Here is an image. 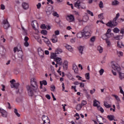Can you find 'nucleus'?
<instances>
[{"mask_svg":"<svg viewBox=\"0 0 124 124\" xmlns=\"http://www.w3.org/2000/svg\"><path fill=\"white\" fill-rule=\"evenodd\" d=\"M73 69L75 73H76V74H77V73H78V66H77V65H76V64H73Z\"/></svg>","mask_w":124,"mask_h":124,"instance_id":"f8f14e48","label":"nucleus"},{"mask_svg":"<svg viewBox=\"0 0 124 124\" xmlns=\"http://www.w3.org/2000/svg\"><path fill=\"white\" fill-rule=\"evenodd\" d=\"M75 7H77L78 9H85L86 8V6L85 5V3L81 2L80 0H77V1L75 3Z\"/></svg>","mask_w":124,"mask_h":124,"instance_id":"f03ea898","label":"nucleus"},{"mask_svg":"<svg viewBox=\"0 0 124 124\" xmlns=\"http://www.w3.org/2000/svg\"><path fill=\"white\" fill-rule=\"evenodd\" d=\"M53 16H54V17H57V18H59V17H60V15L58 14V13L57 12H55L54 13H53Z\"/></svg>","mask_w":124,"mask_h":124,"instance_id":"37998d69","label":"nucleus"},{"mask_svg":"<svg viewBox=\"0 0 124 124\" xmlns=\"http://www.w3.org/2000/svg\"><path fill=\"white\" fill-rule=\"evenodd\" d=\"M98 17L100 19V20H103V19H104V17L103 16V14H101L99 15Z\"/></svg>","mask_w":124,"mask_h":124,"instance_id":"58836bf2","label":"nucleus"},{"mask_svg":"<svg viewBox=\"0 0 124 124\" xmlns=\"http://www.w3.org/2000/svg\"><path fill=\"white\" fill-rule=\"evenodd\" d=\"M79 85L80 88H84V87H85V84L82 82L79 83Z\"/></svg>","mask_w":124,"mask_h":124,"instance_id":"5fc2aeb1","label":"nucleus"},{"mask_svg":"<svg viewBox=\"0 0 124 124\" xmlns=\"http://www.w3.org/2000/svg\"><path fill=\"white\" fill-rule=\"evenodd\" d=\"M69 22H73L74 21V16L73 15H71L70 16H68Z\"/></svg>","mask_w":124,"mask_h":124,"instance_id":"a211bd4d","label":"nucleus"},{"mask_svg":"<svg viewBox=\"0 0 124 124\" xmlns=\"http://www.w3.org/2000/svg\"><path fill=\"white\" fill-rule=\"evenodd\" d=\"M95 92V89H93V90H90V93L93 94V93H94Z\"/></svg>","mask_w":124,"mask_h":124,"instance_id":"0e129e2a","label":"nucleus"},{"mask_svg":"<svg viewBox=\"0 0 124 124\" xmlns=\"http://www.w3.org/2000/svg\"><path fill=\"white\" fill-rule=\"evenodd\" d=\"M83 32V36H84L85 38H86V39H88V38H90V37H91V32H90V31H86V30L84 29Z\"/></svg>","mask_w":124,"mask_h":124,"instance_id":"20e7f679","label":"nucleus"},{"mask_svg":"<svg viewBox=\"0 0 124 124\" xmlns=\"http://www.w3.org/2000/svg\"><path fill=\"white\" fill-rule=\"evenodd\" d=\"M86 79L87 80H90V73H86L85 75Z\"/></svg>","mask_w":124,"mask_h":124,"instance_id":"a19ab883","label":"nucleus"},{"mask_svg":"<svg viewBox=\"0 0 124 124\" xmlns=\"http://www.w3.org/2000/svg\"><path fill=\"white\" fill-rule=\"evenodd\" d=\"M11 83V85H14V83H15V82H16V81L15 80V79H13L12 80H11L10 81Z\"/></svg>","mask_w":124,"mask_h":124,"instance_id":"6e6d98bb","label":"nucleus"},{"mask_svg":"<svg viewBox=\"0 0 124 124\" xmlns=\"http://www.w3.org/2000/svg\"><path fill=\"white\" fill-rule=\"evenodd\" d=\"M55 62H56L57 64H59V65H62V58H60L57 57L55 59Z\"/></svg>","mask_w":124,"mask_h":124,"instance_id":"9d476101","label":"nucleus"},{"mask_svg":"<svg viewBox=\"0 0 124 124\" xmlns=\"http://www.w3.org/2000/svg\"><path fill=\"white\" fill-rule=\"evenodd\" d=\"M46 97L48 100L51 99V96H50L49 94L46 95Z\"/></svg>","mask_w":124,"mask_h":124,"instance_id":"e2e57ef3","label":"nucleus"},{"mask_svg":"<svg viewBox=\"0 0 124 124\" xmlns=\"http://www.w3.org/2000/svg\"><path fill=\"white\" fill-rule=\"evenodd\" d=\"M41 33L42 34H43L44 35H47V31L46 30H42L41 31Z\"/></svg>","mask_w":124,"mask_h":124,"instance_id":"72a5a7b5","label":"nucleus"},{"mask_svg":"<svg viewBox=\"0 0 124 124\" xmlns=\"http://www.w3.org/2000/svg\"><path fill=\"white\" fill-rule=\"evenodd\" d=\"M31 26L35 31H37L36 28H38V23H37V21L35 20L32 22Z\"/></svg>","mask_w":124,"mask_h":124,"instance_id":"423d86ee","label":"nucleus"},{"mask_svg":"<svg viewBox=\"0 0 124 124\" xmlns=\"http://www.w3.org/2000/svg\"><path fill=\"white\" fill-rule=\"evenodd\" d=\"M86 12H87L88 14H89V15H91V16H93V13L92 12V11L89 10H87Z\"/></svg>","mask_w":124,"mask_h":124,"instance_id":"c9c22d12","label":"nucleus"},{"mask_svg":"<svg viewBox=\"0 0 124 124\" xmlns=\"http://www.w3.org/2000/svg\"><path fill=\"white\" fill-rule=\"evenodd\" d=\"M97 109L99 111H100L101 113H104V109L102 108V107H100V106H99L97 108Z\"/></svg>","mask_w":124,"mask_h":124,"instance_id":"cd10ccee","label":"nucleus"},{"mask_svg":"<svg viewBox=\"0 0 124 124\" xmlns=\"http://www.w3.org/2000/svg\"><path fill=\"white\" fill-rule=\"evenodd\" d=\"M22 7L24 9V10H27V9H29V3L23 2L22 4Z\"/></svg>","mask_w":124,"mask_h":124,"instance_id":"1a4fd4ad","label":"nucleus"},{"mask_svg":"<svg viewBox=\"0 0 124 124\" xmlns=\"http://www.w3.org/2000/svg\"><path fill=\"white\" fill-rule=\"evenodd\" d=\"M18 58H19L20 59H23V52L22 51H20L18 53Z\"/></svg>","mask_w":124,"mask_h":124,"instance_id":"bb28decb","label":"nucleus"},{"mask_svg":"<svg viewBox=\"0 0 124 124\" xmlns=\"http://www.w3.org/2000/svg\"><path fill=\"white\" fill-rule=\"evenodd\" d=\"M68 66V62H67V61H64V64H63V69H65V70H67Z\"/></svg>","mask_w":124,"mask_h":124,"instance_id":"4468645a","label":"nucleus"},{"mask_svg":"<svg viewBox=\"0 0 124 124\" xmlns=\"http://www.w3.org/2000/svg\"><path fill=\"white\" fill-rule=\"evenodd\" d=\"M117 46L118 48H124V44H123L122 42L118 41L117 42Z\"/></svg>","mask_w":124,"mask_h":124,"instance_id":"ddd939ff","label":"nucleus"},{"mask_svg":"<svg viewBox=\"0 0 124 124\" xmlns=\"http://www.w3.org/2000/svg\"><path fill=\"white\" fill-rule=\"evenodd\" d=\"M42 84L44 85V86H47V81L45 80H43Z\"/></svg>","mask_w":124,"mask_h":124,"instance_id":"13d9d810","label":"nucleus"},{"mask_svg":"<svg viewBox=\"0 0 124 124\" xmlns=\"http://www.w3.org/2000/svg\"><path fill=\"white\" fill-rule=\"evenodd\" d=\"M48 116H45V115H43L42 116V120L43 121L44 123H45V122H46V120H48Z\"/></svg>","mask_w":124,"mask_h":124,"instance_id":"a878e982","label":"nucleus"},{"mask_svg":"<svg viewBox=\"0 0 124 124\" xmlns=\"http://www.w3.org/2000/svg\"><path fill=\"white\" fill-rule=\"evenodd\" d=\"M106 25L108 27H110V28H114V26L113 25V22L111 21L108 22Z\"/></svg>","mask_w":124,"mask_h":124,"instance_id":"b1692460","label":"nucleus"},{"mask_svg":"<svg viewBox=\"0 0 124 124\" xmlns=\"http://www.w3.org/2000/svg\"><path fill=\"white\" fill-rule=\"evenodd\" d=\"M117 54L118 55V57H123V52L122 51H117Z\"/></svg>","mask_w":124,"mask_h":124,"instance_id":"79ce46f5","label":"nucleus"},{"mask_svg":"<svg viewBox=\"0 0 124 124\" xmlns=\"http://www.w3.org/2000/svg\"><path fill=\"white\" fill-rule=\"evenodd\" d=\"M97 102H99L96 101V100H94L93 101V106L94 107H97V108L99 106H98V104H97Z\"/></svg>","mask_w":124,"mask_h":124,"instance_id":"5701e85b","label":"nucleus"},{"mask_svg":"<svg viewBox=\"0 0 124 124\" xmlns=\"http://www.w3.org/2000/svg\"><path fill=\"white\" fill-rule=\"evenodd\" d=\"M119 4H120V2L117 0H114L111 2V5L113 6H117L119 5Z\"/></svg>","mask_w":124,"mask_h":124,"instance_id":"9b49d317","label":"nucleus"},{"mask_svg":"<svg viewBox=\"0 0 124 124\" xmlns=\"http://www.w3.org/2000/svg\"><path fill=\"white\" fill-rule=\"evenodd\" d=\"M106 42L108 45V46H110L111 45V42H110V41L108 39H106Z\"/></svg>","mask_w":124,"mask_h":124,"instance_id":"de8ad7c7","label":"nucleus"},{"mask_svg":"<svg viewBox=\"0 0 124 124\" xmlns=\"http://www.w3.org/2000/svg\"><path fill=\"white\" fill-rule=\"evenodd\" d=\"M19 83H15L14 85H11V88H14L15 89H18L19 87Z\"/></svg>","mask_w":124,"mask_h":124,"instance_id":"f3484780","label":"nucleus"},{"mask_svg":"<svg viewBox=\"0 0 124 124\" xmlns=\"http://www.w3.org/2000/svg\"><path fill=\"white\" fill-rule=\"evenodd\" d=\"M119 89H120V93H122V94H124V91L123 90V88H122L121 86L119 87Z\"/></svg>","mask_w":124,"mask_h":124,"instance_id":"8fccbe9b","label":"nucleus"},{"mask_svg":"<svg viewBox=\"0 0 124 124\" xmlns=\"http://www.w3.org/2000/svg\"><path fill=\"white\" fill-rule=\"evenodd\" d=\"M38 54L40 58H44V51L42 48H39L38 49Z\"/></svg>","mask_w":124,"mask_h":124,"instance_id":"0eeeda50","label":"nucleus"},{"mask_svg":"<svg viewBox=\"0 0 124 124\" xmlns=\"http://www.w3.org/2000/svg\"><path fill=\"white\" fill-rule=\"evenodd\" d=\"M46 43L47 45V46H48V47H52V44L51 43V42H50L49 40Z\"/></svg>","mask_w":124,"mask_h":124,"instance_id":"ea45409f","label":"nucleus"},{"mask_svg":"<svg viewBox=\"0 0 124 124\" xmlns=\"http://www.w3.org/2000/svg\"><path fill=\"white\" fill-rule=\"evenodd\" d=\"M91 42H94L95 41V36H93L90 39Z\"/></svg>","mask_w":124,"mask_h":124,"instance_id":"a18cd8bd","label":"nucleus"},{"mask_svg":"<svg viewBox=\"0 0 124 124\" xmlns=\"http://www.w3.org/2000/svg\"><path fill=\"white\" fill-rule=\"evenodd\" d=\"M120 17V13H117L115 17L114 18V21H117L118 18Z\"/></svg>","mask_w":124,"mask_h":124,"instance_id":"09e8293b","label":"nucleus"},{"mask_svg":"<svg viewBox=\"0 0 124 124\" xmlns=\"http://www.w3.org/2000/svg\"><path fill=\"white\" fill-rule=\"evenodd\" d=\"M112 25H113V27H116V26H118V22H117V20H115V19H113Z\"/></svg>","mask_w":124,"mask_h":124,"instance_id":"c756f323","label":"nucleus"},{"mask_svg":"<svg viewBox=\"0 0 124 124\" xmlns=\"http://www.w3.org/2000/svg\"><path fill=\"white\" fill-rule=\"evenodd\" d=\"M107 118L109 120V121H115L114 119V116L113 115H108L107 116Z\"/></svg>","mask_w":124,"mask_h":124,"instance_id":"4be33fe9","label":"nucleus"},{"mask_svg":"<svg viewBox=\"0 0 124 124\" xmlns=\"http://www.w3.org/2000/svg\"><path fill=\"white\" fill-rule=\"evenodd\" d=\"M54 33H55V35H59V34H60V31H59V30H57V31H54Z\"/></svg>","mask_w":124,"mask_h":124,"instance_id":"603ef678","label":"nucleus"},{"mask_svg":"<svg viewBox=\"0 0 124 124\" xmlns=\"http://www.w3.org/2000/svg\"><path fill=\"white\" fill-rule=\"evenodd\" d=\"M0 113H1L2 117H3L4 118H6V117H7V112L1 108H0Z\"/></svg>","mask_w":124,"mask_h":124,"instance_id":"39448f33","label":"nucleus"},{"mask_svg":"<svg viewBox=\"0 0 124 124\" xmlns=\"http://www.w3.org/2000/svg\"><path fill=\"white\" fill-rule=\"evenodd\" d=\"M3 25V27L5 30H8V28L10 27V24H9V22H8V20L7 19L4 20L2 22Z\"/></svg>","mask_w":124,"mask_h":124,"instance_id":"7ed1b4c3","label":"nucleus"},{"mask_svg":"<svg viewBox=\"0 0 124 124\" xmlns=\"http://www.w3.org/2000/svg\"><path fill=\"white\" fill-rule=\"evenodd\" d=\"M87 105V101L86 100H82L81 102V106H84V105Z\"/></svg>","mask_w":124,"mask_h":124,"instance_id":"c03bdc74","label":"nucleus"},{"mask_svg":"<svg viewBox=\"0 0 124 124\" xmlns=\"http://www.w3.org/2000/svg\"><path fill=\"white\" fill-rule=\"evenodd\" d=\"M112 96L115 97V98L117 100V101H121V99H120V98H119V96L116 95H112Z\"/></svg>","mask_w":124,"mask_h":124,"instance_id":"4c0bfd02","label":"nucleus"},{"mask_svg":"<svg viewBox=\"0 0 124 124\" xmlns=\"http://www.w3.org/2000/svg\"><path fill=\"white\" fill-rule=\"evenodd\" d=\"M83 36H84L83 32H78L77 34V37H78V38H82V37H83Z\"/></svg>","mask_w":124,"mask_h":124,"instance_id":"2eb2a0df","label":"nucleus"},{"mask_svg":"<svg viewBox=\"0 0 124 124\" xmlns=\"http://www.w3.org/2000/svg\"><path fill=\"white\" fill-rule=\"evenodd\" d=\"M70 42H71V43H74L75 42V38L71 39Z\"/></svg>","mask_w":124,"mask_h":124,"instance_id":"774afa93","label":"nucleus"},{"mask_svg":"<svg viewBox=\"0 0 124 124\" xmlns=\"http://www.w3.org/2000/svg\"><path fill=\"white\" fill-rule=\"evenodd\" d=\"M50 89H52L51 91H55L56 90V87L55 86V85L51 86Z\"/></svg>","mask_w":124,"mask_h":124,"instance_id":"bf43d9fd","label":"nucleus"},{"mask_svg":"<svg viewBox=\"0 0 124 124\" xmlns=\"http://www.w3.org/2000/svg\"><path fill=\"white\" fill-rule=\"evenodd\" d=\"M29 37H28V36H25V38H24V41L25 42H28V41L29 40Z\"/></svg>","mask_w":124,"mask_h":124,"instance_id":"338daca9","label":"nucleus"},{"mask_svg":"<svg viewBox=\"0 0 124 124\" xmlns=\"http://www.w3.org/2000/svg\"><path fill=\"white\" fill-rule=\"evenodd\" d=\"M76 109L78 110V111H80V110H81V109H82V105H81V104H78L76 108Z\"/></svg>","mask_w":124,"mask_h":124,"instance_id":"aec40b11","label":"nucleus"},{"mask_svg":"<svg viewBox=\"0 0 124 124\" xmlns=\"http://www.w3.org/2000/svg\"><path fill=\"white\" fill-rule=\"evenodd\" d=\"M29 44L28 42H25L24 46H25V47H28L29 46Z\"/></svg>","mask_w":124,"mask_h":124,"instance_id":"69168bd1","label":"nucleus"},{"mask_svg":"<svg viewBox=\"0 0 124 124\" xmlns=\"http://www.w3.org/2000/svg\"><path fill=\"white\" fill-rule=\"evenodd\" d=\"M99 6L100 8H103V2L102 1H100Z\"/></svg>","mask_w":124,"mask_h":124,"instance_id":"49530a36","label":"nucleus"},{"mask_svg":"<svg viewBox=\"0 0 124 124\" xmlns=\"http://www.w3.org/2000/svg\"><path fill=\"white\" fill-rule=\"evenodd\" d=\"M41 28L43 29H47V30H50V29H51V27L50 26H48L47 28V26H46L45 24L42 25Z\"/></svg>","mask_w":124,"mask_h":124,"instance_id":"dca6fc26","label":"nucleus"},{"mask_svg":"<svg viewBox=\"0 0 124 124\" xmlns=\"http://www.w3.org/2000/svg\"><path fill=\"white\" fill-rule=\"evenodd\" d=\"M104 72V69H101L99 71L100 75H102Z\"/></svg>","mask_w":124,"mask_h":124,"instance_id":"3c124183","label":"nucleus"},{"mask_svg":"<svg viewBox=\"0 0 124 124\" xmlns=\"http://www.w3.org/2000/svg\"><path fill=\"white\" fill-rule=\"evenodd\" d=\"M112 35H113L112 33H106V36L107 37V38H110V37H112Z\"/></svg>","mask_w":124,"mask_h":124,"instance_id":"2f4dec72","label":"nucleus"},{"mask_svg":"<svg viewBox=\"0 0 124 124\" xmlns=\"http://www.w3.org/2000/svg\"><path fill=\"white\" fill-rule=\"evenodd\" d=\"M66 48L69 51H72V50H73L72 47L69 45H66Z\"/></svg>","mask_w":124,"mask_h":124,"instance_id":"f704fd0d","label":"nucleus"},{"mask_svg":"<svg viewBox=\"0 0 124 124\" xmlns=\"http://www.w3.org/2000/svg\"><path fill=\"white\" fill-rule=\"evenodd\" d=\"M50 40L53 43H57V42H58V36H56L55 34L52 35V38L50 39Z\"/></svg>","mask_w":124,"mask_h":124,"instance_id":"6e6552de","label":"nucleus"},{"mask_svg":"<svg viewBox=\"0 0 124 124\" xmlns=\"http://www.w3.org/2000/svg\"><path fill=\"white\" fill-rule=\"evenodd\" d=\"M14 113L16 114V116H17V117H20V114H19V113H18V110H17V109L15 108L14 109Z\"/></svg>","mask_w":124,"mask_h":124,"instance_id":"c85d7f7f","label":"nucleus"},{"mask_svg":"<svg viewBox=\"0 0 124 124\" xmlns=\"http://www.w3.org/2000/svg\"><path fill=\"white\" fill-rule=\"evenodd\" d=\"M46 13L48 15H50L52 13V10H47L46 11Z\"/></svg>","mask_w":124,"mask_h":124,"instance_id":"4d7b16f0","label":"nucleus"},{"mask_svg":"<svg viewBox=\"0 0 124 124\" xmlns=\"http://www.w3.org/2000/svg\"><path fill=\"white\" fill-rule=\"evenodd\" d=\"M121 35H117L116 37H114V38L116 39V40H120V37H121Z\"/></svg>","mask_w":124,"mask_h":124,"instance_id":"052dcab7","label":"nucleus"},{"mask_svg":"<svg viewBox=\"0 0 124 124\" xmlns=\"http://www.w3.org/2000/svg\"><path fill=\"white\" fill-rule=\"evenodd\" d=\"M78 50L79 52V53H80V54H83V51L84 50V46H80L78 48Z\"/></svg>","mask_w":124,"mask_h":124,"instance_id":"6ab92c4d","label":"nucleus"},{"mask_svg":"<svg viewBox=\"0 0 124 124\" xmlns=\"http://www.w3.org/2000/svg\"><path fill=\"white\" fill-rule=\"evenodd\" d=\"M0 9L2 10H4L5 9V6L3 4H1L0 5Z\"/></svg>","mask_w":124,"mask_h":124,"instance_id":"864d4df0","label":"nucleus"},{"mask_svg":"<svg viewBox=\"0 0 124 124\" xmlns=\"http://www.w3.org/2000/svg\"><path fill=\"white\" fill-rule=\"evenodd\" d=\"M31 85L26 86V89L29 96H32L36 93L37 89H38V85L37 84L36 79L34 78L31 79Z\"/></svg>","mask_w":124,"mask_h":124,"instance_id":"f257e3e1","label":"nucleus"},{"mask_svg":"<svg viewBox=\"0 0 124 124\" xmlns=\"http://www.w3.org/2000/svg\"><path fill=\"white\" fill-rule=\"evenodd\" d=\"M41 7V3H38V4H37V8L38 9H39Z\"/></svg>","mask_w":124,"mask_h":124,"instance_id":"680f3d73","label":"nucleus"},{"mask_svg":"<svg viewBox=\"0 0 124 124\" xmlns=\"http://www.w3.org/2000/svg\"><path fill=\"white\" fill-rule=\"evenodd\" d=\"M97 50L99 51V53H102V52H103V48L100 46H98Z\"/></svg>","mask_w":124,"mask_h":124,"instance_id":"7c9ffc66","label":"nucleus"},{"mask_svg":"<svg viewBox=\"0 0 124 124\" xmlns=\"http://www.w3.org/2000/svg\"><path fill=\"white\" fill-rule=\"evenodd\" d=\"M119 31H120V30L117 28H115L113 29V32H114L115 33H118Z\"/></svg>","mask_w":124,"mask_h":124,"instance_id":"e433bc0d","label":"nucleus"},{"mask_svg":"<svg viewBox=\"0 0 124 124\" xmlns=\"http://www.w3.org/2000/svg\"><path fill=\"white\" fill-rule=\"evenodd\" d=\"M57 57V53H56V51H55V53H51V56H50V58L51 59H56V58Z\"/></svg>","mask_w":124,"mask_h":124,"instance_id":"412c9836","label":"nucleus"},{"mask_svg":"<svg viewBox=\"0 0 124 124\" xmlns=\"http://www.w3.org/2000/svg\"><path fill=\"white\" fill-rule=\"evenodd\" d=\"M104 105L106 108H110L111 107V105H109L107 102H104Z\"/></svg>","mask_w":124,"mask_h":124,"instance_id":"473e14b6","label":"nucleus"},{"mask_svg":"<svg viewBox=\"0 0 124 124\" xmlns=\"http://www.w3.org/2000/svg\"><path fill=\"white\" fill-rule=\"evenodd\" d=\"M56 54H61V53H62V49L58 48L57 49V50L55 51Z\"/></svg>","mask_w":124,"mask_h":124,"instance_id":"393cba45","label":"nucleus"}]
</instances>
